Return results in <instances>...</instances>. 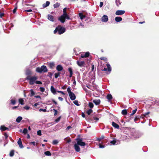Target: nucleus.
Returning a JSON list of instances; mask_svg holds the SVG:
<instances>
[{
    "instance_id": "50",
    "label": "nucleus",
    "mask_w": 159,
    "mask_h": 159,
    "mask_svg": "<svg viewBox=\"0 0 159 159\" xmlns=\"http://www.w3.org/2000/svg\"><path fill=\"white\" fill-rule=\"evenodd\" d=\"M60 119H61V116H60L59 117H58V118H57L55 120V121L56 122V123H57L60 120Z\"/></svg>"
},
{
    "instance_id": "39",
    "label": "nucleus",
    "mask_w": 159,
    "mask_h": 159,
    "mask_svg": "<svg viewBox=\"0 0 159 159\" xmlns=\"http://www.w3.org/2000/svg\"><path fill=\"white\" fill-rule=\"evenodd\" d=\"M89 106L91 108H93V104L91 102H89Z\"/></svg>"
},
{
    "instance_id": "17",
    "label": "nucleus",
    "mask_w": 159,
    "mask_h": 159,
    "mask_svg": "<svg viewBox=\"0 0 159 159\" xmlns=\"http://www.w3.org/2000/svg\"><path fill=\"white\" fill-rule=\"evenodd\" d=\"M112 125L113 127L117 129H118L120 128L119 126L114 122H112Z\"/></svg>"
},
{
    "instance_id": "44",
    "label": "nucleus",
    "mask_w": 159,
    "mask_h": 159,
    "mask_svg": "<svg viewBox=\"0 0 159 159\" xmlns=\"http://www.w3.org/2000/svg\"><path fill=\"white\" fill-rule=\"evenodd\" d=\"M60 75L59 73H56L54 74V76L55 78H57Z\"/></svg>"
},
{
    "instance_id": "29",
    "label": "nucleus",
    "mask_w": 159,
    "mask_h": 159,
    "mask_svg": "<svg viewBox=\"0 0 159 159\" xmlns=\"http://www.w3.org/2000/svg\"><path fill=\"white\" fill-rule=\"evenodd\" d=\"M116 3L117 6H119L120 5L121 2H120V0H116Z\"/></svg>"
},
{
    "instance_id": "7",
    "label": "nucleus",
    "mask_w": 159,
    "mask_h": 159,
    "mask_svg": "<svg viewBox=\"0 0 159 159\" xmlns=\"http://www.w3.org/2000/svg\"><path fill=\"white\" fill-rule=\"evenodd\" d=\"M131 138L134 139H135L139 138L140 135L137 132H135L131 134Z\"/></svg>"
},
{
    "instance_id": "64",
    "label": "nucleus",
    "mask_w": 159,
    "mask_h": 159,
    "mask_svg": "<svg viewBox=\"0 0 159 159\" xmlns=\"http://www.w3.org/2000/svg\"><path fill=\"white\" fill-rule=\"evenodd\" d=\"M16 9H17V7H16L13 10V12L14 13H15L16 12Z\"/></svg>"
},
{
    "instance_id": "23",
    "label": "nucleus",
    "mask_w": 159,
    "mask_h": 159,
    "mask_svg": "<svg viewBox=\"0 0 159 159\" xmlns=\"http://www.w3.org/2000/svg\"><path fill=\"white\" fill-rule=\"evenodd\" d=\"M9 129L4 126H1L0 127V129L2 131H4L7 129Z\"/></svg>"
},
{
    "instance_id": "40",
    "label": "nucleus",
    "mask_w": 159,
    "mask_h": 159,
    "mask_svg": "<svg viewBox=\"0 0 159 159\" xmlns=\"http://www.w3.org/2000/svg\"><path fill=\"white\" fill-rule=\"evenodd\" d=\"M137 110V109H135L134 110H133L132 111V113H131V114H130V115L133 116V115L136 112Z\"/></svg>"
},
{
    "instance_id": "38",
    "label": "nucleus",
    "mask_w": 159,
    "mask_h": 159,
    "mask_svg": "<svg viewBox=\"0 0 159 159\" xmlns=\"http://www.w3.org/2000/svg\"><path fill=\"white\" fill-rule=\"evenodd\" d=\"M28 132V130L26 128H24L23 130L22 133L25 134H26Z\"/></svg>"
},
{
    "instance_id": "31",
    "label": "nucleus",
    "mask_w": 159,
    "mask_h": 159,
    "mask_svg": "<svg viewBox=\"0 0 159 159\" xmlns=\"http://www.w3.org/2000/svg\"><path fill=\"white\" fill-rule=\"evenodd\" d=\"M19 102L20 104L21 105H23L24 104V100L22 98H20L19 99Z\"/></svg>"
},
{
    "instance_id": "19",
    "label": "nucleus",
    "mask_w": 159,
    "mask_h": 159,
    "mask_svg": "<svg viewBox=\"0 0 159 159\" xmlns=\"http://www.w3.org/2000/svg\"><path fill=\"white\" fill-rule=\"evenodd\" d=\"M107 98L109 102L111 101L112 98V95L110 94H108L107 96Z\"/></svg>"
},
{
    "instance_id": "63",
    "label": "nucleus",
    "mask_w": 159,
    "mask_h": 159,
    "mask_svg": "<svg viewBox=\"0 0 159 159\" xmlns=\"http://www.w3.org/2000/svg\"><path fill=\"white\" fill-rule=\"evenodd\" d=\"M103 2H101L100 3V7H102L103 5Z\"/></svg>"
},
{
    "instance_id": "37",
    "label": "nucleus",
    "mask_w": 159,
    "mask_h": 159,
    "mask_svg": "<svg viewBox=\"0 0 159 159\" xmlns=\"http://www.w3.org/2000/svg\"><path fill=\"white\" fill-rule=\"evenodd\" d=\"M92 111H93L91 109H89L87 111V113L89 115L92 112Z\"/></svg>"
},
{
    "instance_id": "55",
    "label": "nucleus",
    "mask_w": 159,
    "mask_h": 159,
    "mask_svg": "<svg viewBox=\"0 0 159 159\" xmlns=\"http://www.w3.org/2000/svg\"><path fill=\"white\" fill-rule=\"evenodd\" d=\"M121 20H115V21H113L112 22H111V23H114V24H117Z\"/></svg>"
},
{
    "instance_id": "46",
    "label": "nucleus",
    "mask_w": 159,
    "mask_h": 159,
    "mask_svg": "<svg viewBox=\"0 0 159 159\" xmlns=\"http://www.w3.org/2000/svg\"><path fill=\"white\" fill-rule=\"evenodd\" d=\"M110 143L112 144V145H114L116 144V141L115 140H113V141H111L110 142Z\"/></svg>"
},
{
    "instance_id": "42",
    "label": "nucleus",
    "mask_w": 159,
    "mask_h": 159,
    "mask_svg": "<svg viewBox=\"0 0 159 159\" xmlns=\"http://www.w3.org/2000/svg\"><path fill=\"white\" fill-rule=\"evenodd\" d=\"M104 138L103 136H102L100 138H98L97 139V140L100 141L102 139H103Z\"/></svg>"
},
{
    "instance_id": "2",
    "label": "nucleus",
    "mask_w": 159,
    "mask_h": 159,
    "mask_svg": "<svg viewBox=\"0 0 159 159\" xmlns=\"http://www.w3.org/2000/svg\"><path fill=\"white\" fill-rule=\"evenodd\" d=\"M65 30L66 29L64 28L61 26H58L56 27L55 30L54 31V33L56 34L57 32L58 34H61L65 32Z\"/></svg>"
},
{
    "instance_id": "45",
    "label": "nucleus",
    "mask_w": 159,
    "mask_h": 159,
    "mask_svg": "<svg viewBox=\"0 0 159 159\" xmlns=\"http://www.w3.org/2000/svg\"><path fill=\"white\" fill-rule=\"evenodd\" d=\"M40 90L42 92H43L44 91L45 89L43 87H40L39 88Z\"/></svg>"
},
{
    "instance_id": "10",
    "label": "nucleus",
    "mask_w": 159,
    "mask_h": 159,
    "mask_svg": "<svg viewBox=\"0 0 159 159\" xmlns=\"http://www.w3.org/2000/svg\"><path fill=\"white\" fill-rule=\"evenodd\" d=\"M74 148L75 150L77 152H79L80 151V149L79 145L75 143L74 145Z\"/></svg>"
},
{
    "instance_id": "36",
    "label": "nucleus",
    "mask_w": 159,
    "mask_h": 159,
    "mask_svg": "<svg viewBox=\"0 0 159 159\" xmlns=\"http://www.w3.org/2000/svg\"><path fill=\"white\" fill-rule=\"evenodd\" d=\"M74 104L77 106H79L80 105V104L78 103V101L77 100H75L73 102Z\"/></svg>"
},
{
    "instance_id": "4",
    "label": "nucleus",
    "mask_w": 159,
    "mask_h": 159,
    "mask_svg": "<svg viewBox=\"0 0 159 159\" xmlns=\"http://www.w3.org/2000/svg\"><path fill=\"white\" fill-rule=\"evenodd\" d=\"M36 71L37 72L41 73H45L48 71V69L46 66L43 65L41 67H38L36 68Z\"/></svg>"
},
{
    "instance_id": "54",
    "label": "nucleus",
    "mask_w": 159,
    "mask_h": 159,
    "mask_svg": "<svg viewBox=\"0 0 159 159\" xmlns=\"http://www.w3.org/2000/svg\"><path fill=\"white\" fill-rule=\"evenodd\" d=\"M100 59L104 60V61H107V58L105 57H102L100 58Z\"/></svg>"
},
{
    "instance_id": "20",
    "label": "nucleus",
    "mask_w": 159,
    "mask_h": 159,
    "mask_svg": "<svg viewBox=\"0 0 159 159\" xmlns=\"http://www.w3.org/2000/svg\"><path fill=\"white\" fill-rule=\"evenodd\" d=\"M50 2L49 1H47L46 3H44L43 5V8H45L48 6L50 4Z\"/></svg>"
},
{
    "instance_id": "22",
    "label": "nucleus",
    "mask_w": 159,
    "mask_h": 159,
    "mask_svg": "<svg viewBox=\"0 0 159 159\" xmlns=\"http://www.w3.org/2000/svg\"><path fill=\"white\" fill-rule=\"evenodd\" d=\"M32 22L35 24L38 25H40L41 24L43 23L42 22H40L39 20H34V21Z\"/></svg>"
},
{
    "instance_id": "26",
    "label": "nucleus",
    "mask_w": 159,
    "mask_h": 159,
    "mask_svg": "<svg viewBox=\"0 0 159 159\" xmlns=\"http://www.w3.org/2000/svg\"><path fill=\"white\" fill-rule=\"evenodd\" d=\"M30 91L31 92V93L30 94V97H32L35 94V92L33 91V90L32 89H30Z\"/></svg>"
},
{
    "instance_id": "1",
    "label": "nucleus",
    "mask_w": 159,
    "mask_h": 159,
    "mask_svg": "<svg viewBox=\"0 0 159 159\" xmlns=\"http://www.w3.org/2000/svg\"><path fill=\"white\" fill-rule=\"evenodd\" d=\"M93 20H78L76 22L77 25L75 26L76 28H82L88 25H90Z\"/></svg>"
},
{
    "instance_id": "13",
    "label": "nucleus",
    "mask_w": 159,
    "mask_h": 159,
    "mask_svg": "<svg viewBox=\"0 0 159 159\" xmlns=\"http://www.w3.org/2000/svg\"><path fill=\"white\" fill-rule=\"evenodd\" d=\"M77 63L79 66L80 67H82L84 64V61H77Z\"/></svg>"
},
{
    "instance_id": "51",
    "label": "nucleus",
    "mask_w": 159,
    "mask_h": 159,
    "mask_svg": "<svg viewBox=\"0 0 159 159\" xmlns=\"http://www.w3.org/2000/svg\"><path fill=\"white\" fill-rule=\"evenodd\" d=\"M49 66L51 68L53 67L54 66V63L53 62L50 63Z\"/></svg>"
},
{
    "instance_id": "32",
    "label": "nucleus",
    "mask_w": 159,
    "mask_h": 159,
    "mask_svg": "<svg viewBox=\"0 0 159 159\" xmlns=\"http://www.w3.org/2000/svg\"><path fill=\"white\" fill-rule=\"evenodd\" d=\"M60 6V4L59 3H57L53 5V7L54 8H57L59 7Z\"/></svg>"
},
{
    "instance_id": "3",
    "label": "nucleus",
    "mask_w": 159,
    "mask_h": 159,
    "mask_svg": "<svg viewBox=\"0 0 159 159\" xmlns=\"http://www.w3.org/2000/svg\"><path fill=\"white\" fill-rule=\"evenodd\" d=\"M38 78L36 76H28L26 77V79L29 81V84L30 85H33L35 82V81L37 80Z\"/></svg>"
},
{
    "instance_id": "57",
    "label": "nucleus",
    "mask_w": 159,
    "mask_h": 159,
    "mask_svg": "<svg viewBox=\"0 0 159 159\" xmlns=\"http://www.w3.org/2000/svg\"><path fill=\"white\" fill-rule=\"evenodd\" d=\"M53 111L54 112V115H57V111L55 109H53Z\"/></svg>"
},
{
    "instance_id": "34",
    "label": "nucleus",
    "mask_w": 159,
    "mask_h": 159,
    "mask_svg": "<svg viewBox=\"0 0 159 159\" xmlns=\"http://www.w3.org/2000/svg\"><path fill=\"white\" fill-rule=\"evenodd\" d=\"M58 143V141L57 140H54L52 142V144L54 145H57Z\"/></svg>"
},
{
    "instance_id": "11",
    "label": "nucleus",
    "mask_w": 159,
    "mask_h": 159,
    "mask_svg": "<svg viewBox=\"0 0 159 159\" xmlns=\"http://www.w3.org/2000/svg\"><path fill=\"white\" fill-rule=\"evenodd\" d=\"M70 99L72 100H74L76 98V97L75 94L72 92L69 94Z\"/></svg>"
},
{
    "instance_id": "18",
    "label": "nucleus",
    "mask_w": 159,
    "mask_h": 159,
    "mask_svg": "<svg viewBox=\"0 0 159 159\" xmlns=\"http://www.w3.org/2000/svg\"><path fill=\"white\" fill-rule=\"evenodd\" d=\"M51 92L54 94H56V90L53 86H51Z\"/></svg>"
},
{
    "instance_id": "6",
    "label": "nucleus",
    "mask_w": 159,
    "mask_h": 159,
    "mask_svg": "<svg viewBox=\"0 0 159 159\" xmlns=\"http://www.w3.org/2000/svg\"><path fill=\"white\" fill-rule=\"evenodd\" d=\"M75 140L77 141V143H76L79 145L81 146H84L86 145L85 143L83 142L82 139L77 138Z\"/></svg>"
},
{
    "instance_id": "30",
    "label": "nucleus",
    "mask_w": 159,
    "mask_h": 159,
    "mask_svg": "<svg viewBox=\"0 0 159 159\" xmlns=\"http://www.w3.org/2000/svg\"><path fill=\"white\" fill-rule=\"evenodd\" d=\"M48 20H53L54 19L53 16L51 15H48Z\"/></svg>"
},
{
    "instance_id": "12",
    "label": "nucleus",
    "mask_w": 159,
    "mask_h": 159,
    "mask_svg": "<svg viewBox=\"0 0 159 159\" xmlns=\"http://www.w3.org/2000/svg\"><path fill=\"white\" fill-rule=\"evenodd\" d=\"M17 143L20 148H23L24 147L22 144V141L20 138L19 139V140L17 142Z\"/></svg>"
},
{
    "instance_id": "56",
    "label": "nucleus",
    "mask_w": 159,
    "mask_h": 159,
    "mask_svg": "<svg viewBox=\"0 0 159 159\" xmlns=\"http://www.w3.org/2000/svg\"><path fill=\"white\" fill-rule=\"evenodd\" d=\"M39 111H43L44 112H45L46 111V109H39Z\"/></svg>"
},
{
    "instance_id": "28",
    "label": "nucleus",
    "mask_w": 159,
    "mask_h": 159,
    "mask_svg": "<svg viewBox=\"0 0 159 159\" xmlns=\"http://www.w3.org/2000/svg\"><path fill=\"white\" fill-rule=\"evenodd\" d=\"M121 113L122 115H125L127 113V110L126 109L123 110L121 112Z\"/></svg>"
},
{
    "instance_id": "48",
    "label": "nucleus",
    "mask_w": 159,
    "mask_h": 159,
    "mask_svg": "<svg viewBox=\"0 0 159 159\" xmlns=\"http://www.w3.org/2000/svg\"><path fill=\"white\" fill-rule=\"evenodd\" d=\"M35 83L37 84H42V82L36 80Z\"/></svg>"
},
{
    "instance_id": "58",
    "label": "nucleus",
    "mask_w": 159,
    "mask_h": 159,
    "mask_svg": "<svg viewBox=\"0 0 159 159\" xmlns=\"http://www.w3.org/2000/svg\"><path fill=\"white\" fill-rule=\"evenodd\" d=\"M99 147L100 148H105V146L104 145H102L99 144Z\"/></svg>"
},
{
    "instance_id": "53",
    "label": "nucleus",
    "mask_w": 159,
    "mask_h": 159,
    "mask_svg": "<svg viewBox=\"0 0 159 159\" xmlns=\"http://www.w3.org/2000/svg\"><path fill=\"white\" fill-rule=\"evenodd\" d=\"M24 108L26 110H28L30 109V107L27 106H26L24 107Z\"/></svg>"
},
{
    "instance_id": "62",
    "label": "nucleus",
    "mask_w": 159,
    "mask_h": 159,
    "mask_svg": "<svg viewBox=\"0 0 159 159\" xmlns=\"http://www.w3.org/2000/svg\"><path fill=\"white\" fill-rule=\"evenodd\" d=\"M58 99L59 100L61 101H62L63 100V99L61 97H59Z\"/></svg>"
},
{
    "instance_id": "27",
    "label": "nucleus",
    "mask_w": 159,
    "mask_h": 159,
    "mask_svg": "<svg viewBox=\"0 0 159 159\" xmlns=\"http://www.w3.org/2000/svg\"><path fill=\"white\" fill-rule=\"evenodd\" d=\"M108 17L106 15H104L101 18V20H108Z\"/></svg>"
},
{
    "instance_id": "16",
    "label": "nucleus",
    "mask_w": 159,
    "mask_h": 159,
    "mask_svg": "<svg viewBox=\"0 0 159 159\" xmlns=\"http://www.w3.org/2000/svg\"><path fill=\"white\" fill-rule=\"evenodd\" d=\"M56 69L58 71H60L62 70L63 67L61 65H59L57 66Z\"/></svg>"
},
{
    "instance_id": "14",
    "label": "nucleus",
    "mask_w": 159,
    "mask_h": 159,
    "mask_svg": "<svg viewBox=\"0 0 159 159\" xmlns=\"http://www.w3.org/2000/svg\"><path fill=\"white\" fill-rule=\"evenodd\" d=\"M93 102L96 105H99L100 103V99H95L93 100Z\"/></svg>"
},
{
    "instance_id": "8",
    "label": "nucleus",
    "mask_w": 159,
    "mask_h": 159,
    "mask_svg": "<svg viewBox=\"0 0 159 159\" xmlns=\"http://www.w3.org/2000/svg\"><path fill=\"white\" fill-rule=\"evenodd\" d=\"M107 68L104 67L102 69V70L105 71L108 70V71L110 72L111 71V67L110 65L109 64H107Z\"/></svg>"
},
{
    "instance_id": "15",
    "label": "nucleus",
    "mask_w": 159,
    "mask_h": 159,
    "mask_svg": "<svg viewBox=\"0 0 159 159\" xmlns=\"http://www.w3.org/2000/svg\"><path fill=\"white\" fill-rule=\"evenodd\" d=\"M89 55V52H86L84 54L81 55V57L82 58L86 57H88Z\"/></svg>"
},
{
    "instance_id": "35",
    "label": "nucleus",
    "mask_w": 159,
    "mask_h": 159,
    "mask_svg": "<svg viewBox=\"0 0 159 159\" xmlns=\"http://www.w3.org/2000/svg\"><path fill=\"white\" fill-rule=\"evenodd\" d=\"M44 154L47 156H51V154L50 152L49 151H47L44 152Z\"/></svg>"
},
{
    "instance_id": "49",
    "label": "nucleus",
    "mask_w": 159,
    "mask_h": 159,
    "mask_svg": "<svg viewBox=\"0 0 159 159\" xmlns=\"http://www.w3.org/2000/svg\"><path fill=\"white\" fill-rule=\"evenodd\" d=\"M37 134L38 135L40 136L42 135L41 131L40 130H39L37 131Z\"/></svg>"
},
{
    "instance_id": "21",
    "label": "nucleus",
    "mask_w": 159,
    "mask_h": 159,
    "mask_svg": "<svg viewBox=\"0 0 159 159\" xmlns=\"http://www.w3.org/2000/svg\"><path fill=\"white\" fill-rule=\"evenodd\" d=\"M22 117L21 116H18L16 119V121L17 123H20L21 120H22Z\"/></svg>"
},
{
    "instance_id": "47",
    "label": "nucleus",
    "mask_w": 159,
    "mask_h": 159,
    "mask_svg": "<svg viewBox=\"0 0 159 159\" xmlns=\"http://www.w3.org/2000/svg\"><path fill=\"white\" fill-rule=\"evenodd\" d=\"M139 116H136L134 119V121L135 122H136V121H137L138 120V119H139Z\"/></svg>"
},
{
    "instance_id": "43",
    "label": "nucleus",
    "mask_w": 159,
    "mask_h": 159,
    "mask_svg": "<svg viewBox=\"0 0 159 159\" xmlns=\"http://www.w3.org/2000/svg\"><path fill=\"white\" fill-rule=\"evenodd\" d=\"M67 91L68 93L69 94L72 93L71 91V88L70 87H69L67 88Z\"/></svg>"
},
{
    "instance_id": "59",
    "label": "nucleus",
    "mask_w": 159,
    "mask_h": 159,
    "mask_svg": "<svg viewBox=\"0 0 159 159\" xmlns=\"http://www.w3.org/2000/svg\"><path fill=\"white\" fill-rule=\"evenodd\" d=\"M4 13L1 12L0 11V17L1 18H2V17L4 16Z\"/></svg>"
},
{
    "instance_id": "25",
    "label": "nucleus",
    "mask_w": 159,
    "mask_h": 159,
    "mask_svg": "<svg viewBox=\"0 0 159 159\" xmlns=\"http://www.w3.org/2000/svg\"><path fill=\"white\" fill-rule=\"evenodd\" d=\"M79 16L81 20L84 19L85 17V16L82 13H79Z\"/></svg>"
},
{
    "instance_id": "61",
    "label": "nucleus",
    "mask_w": 159,
    "mask_h": 159,
    "mask_svg": "<svg viewBox=\"0 0 159 159\" xmlns=\"http://www.w3.org/2000/svg\"><path fill=\"white\" fill-rule=\"evenodd\" d=\"M57 92L59 93H61L63 95H65V93L63 91H57Z\"/></svg>"
},
{
    "instance_id": "24",
    "label": "nucleus",
    "mask_w": 159,
    "mask_h": 159,
    "mask_svg": "<svg viewBox=\"0 0 159 159\" xmlns=\"http://www.w3.org/2000/svg\"><path fill=\"white\" fill-rule=\"evenodd\" d=\"M68 70H69V71L70 72V74L69 77H72V75L73 74V71H72V68H69Z\"/></svg>"
},
{
    "instance_id": "5",
    "label": "nucleus",
    "mask_w": 159,
    "mask_h": 159,
    "mask_svg": "<svg viewBox=\"0 0 159 159\" xmlns=\"http://www.w3.org/2000/svg\"><path fill=\"white\" fill-rule=\"evenodd\" d=\"M66 8H65L63 9V14L59 17L58 20H65V19H69V17L66 13Z\"/></svg>"
},
{
    "instance_id": "33",
    "label": "nucleus",
    "mask_w": 159,
    "mask_h": 159,
    "mask_svg": "<svg viewBox=\"0 0 159 159\" xmlns=\"http://www.w3.org/2000/svg\"><path fill=\"white\" fill-rule=\"evenodd\" d=\"M14 154V150H11L10 153V157H13Z\"/></svg>"
},
{
    "instance_id": "41",
    "label": "nucleus",
    "mask_w": 159,
    "mask_h": 159,
    "mask_svg": "<svg viewBox=\"0 0 159 159\" xmlns=\"http://www.w3.org/2000/svg\"><path fill=\"white\" fill-rule=\"evenodd\" d=\"M11 103L13 105H15L16 103V101L15 99H11Z\"/></svg>"
},
{
    "instance_id": "9",
    "label": "nucleus",
    "mask_w": 159,
    "mask_h": 159,
    "mask_svg": "<svg viewBox=\"0 0 159 159\" xmlns=\"http://www.w3.org/2000/svg\"><path fill=\"white\" fill-rule=\"evenodd\" d=\"M125 11L124 10H118L116 12V14L117 15H120L124 14Z\"/></svg>"
},
{
    "instance_id": "60",
    "label": "nucleus",
    "mask_w": 159,
    "mask_h": 159,
    "mask_svg": "<svg viewBox=\"0 0 159 159\" xmlns=\"http://www.w3.org/2000/svg\"><path fill=\"white\" fill-rule=\"evenodd\" d=\"M149 113H150V112H146V113H144V114H143V115L144 116H146L147 115H148Z\"/></svg>"
},
{
    "instance_id": "52",
    "label": "nucleus",
    "mask_w": 159,
    "mask_h": 159,
    "mask_svg": "<svg viewBox=\"0 0 159 159\" xmlns=\"http://www.w3.org/2000/svg\"><path fill=\"white\" fill-rule=\"evenodd\" d=\"M115 20H122V18L120 17H117L115 18Z\"/></svg>"
}]
</instances>
